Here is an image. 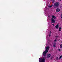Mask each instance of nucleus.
<instances>
[{
	"label": "nucleus",
	"mask_w": 62,
	"mask_h": 62,
	"mask_svg": "<svg viewBox=\"0 0 62 62\" xmlns=\"http://www.w3.org/2000/svg\"><path fill=\"white\" fill-rule=\"evenodd\" d=\"M49 48L50 47L49 46H47L46 48V50L45 51H44L43 53V56H46V53H48Z\"/></svg>",
	"instance_id": "1"
},
{
	"label": "nucleus",
	"mask_w": 62,
	"mask_h": 62,
	"mask_svg": "<svg viewBox=\"0 0 62 62\" xmlns=\"http://www.w3.org/2000/svg\"><path fill=\"white\" fill-rule=\"evenodd\" d=\"M59 5V3L58 2H56L54 4L53 7L54 8H56V7H58Z\"/></svg>",
	"instance_id": "2"
},
{
	"label": "nucleus",
	"mask_w": 62,
	"mask_h": 62,
	"mask_svg": "<svg viewBox=\"0 0 62 62\" xmlns=\"http://www.w3.org/2000/svg\"><path fill=\"white\" fill-rule=\"evenodd\" d=\"M39 62H45V60L44 58H40L39 59Z\"/></svg>",
	"instance_id": "3"
},
{
	"label": "nucleus",
	"mask_w": 62,
	"mask_h": 62,
	"mask_svg": "<svg viewBox=\"0 0 62 62\" xmlns=\"http://www.w3.org/2000/svg\"><path fill=\"white\" fill-rule=\"evenodd\" d=\"M51 21H52V22L51 23H54L55 22V20L54 19H51Z\"/></svg>",
	"instance_id": "4"
},
{
	"label": "nucleus",
	"mask_w": 62,
	"mask_h": 62,
	"mask_svg": "<svg viewBox=\"0 0 62 62\" xmlns=\"http://www.w3.org/2000/svg\"><path fill=\"white\" fill-rule=\"evenodd\" d=\"M51 56V54H47V58H49Z\"/></svg>",
	"instance_id": "5"
},
{
	"label": "nucleus",
	"mask_w": 62,
	"mask_h": 62,
	"mask_svg": "<svg viewBox=\"0 0 62 62\" xmlns=\"http://www.w3.org/2000/svg\"><path fill=\"white\" fill-rule=\"evenodd\" d=\"M56 12H59L60 11V9L58 8H57L56 10Z\"/></svg>",
	"instance_id": "6"
},
{
	"label": "nucleus",
	"mask_w": 62,
	"mask_h": 62,
	"mask_svg": "<svg viewBox=\"0 0 62 62\" xmlns=\"http://www.w3.org/2000/svg\"><path fill=\"white\" fill-rule=\"evenodd\" d=\"M55 28H56L57 29H58V27H59V26L58 25H56L55 27Z\"/></svg>",
	"instance_id": "7"
},
{
	"label": "nucleus",
	"mask_w": 62,
	"mask_h": 62,
	"mask_svg": "<svg viewBox=\"0 0 62 62\" xmlns=\"http://www.w3.org/2000/svg\"><path fill=\"white\" fill-rule=\"evenodd\" d=\"M56 43H54L53 44V47H54L55 48V47H56Z\"/></svg>",
	"instance_id": "8"
},
{
	"label": "nucleus",
	"mask_w": 62,
	"mask_h": 62,
	"mask_svg": "<svg viewBox=\"0 0 62 62\" xmlns=\"http://www.w3.org/2000/svg\"><path fill=\"white\" fill-rule=\"evenodd\" d=\"M55 18H56V17H55L54 16H52V18L51 19H55Z\"/></svg>",
	"instance_id": "9"
},
{
	"label": "nucleus",
	"mask_w": 62,
	"mask_h": 62,
	"mask_svg": "<svg viewBox=\"0 0 62 62\" xmlns=\"http://www.w3.org/2000/svg\"><path fill=\"white\" fill-rule=\"evenodd\" d=\"M61 27H60L59 28V31H61Z\"/></svg>",
	"instance_id": "10"
},
{
	"label": "nucleus",
	"mask_w": 62,
	"mask_h": 62,
	"mask_svg": "<svg viewBox=\"0 0 62 62\" xmlns=\"http://www.w3.org/2000/svg\"><path fill=\"white\" fill-rule=\"evenodd\" d=\"M60 48H62V44L60 46Z\"/></svg>",
	"instance_id": "11"
},
{
	"label": "nucleus",
	"mask_w": 62,
	"mask_h": 62,
	"mask_svg": "<svg viewBox=\"0 0 62 62\" xmlns=\"http://www.w3.org/2000/svg\"><path fill=\"white\" fill-rule=\"evenodd\" d=\"M52 6H53V5H52L51 6H49L48 7L49 8H51V7H52Z\"/></svg>",
	"instance_id": "12"
},
{
	"label": "nucleus",
	"mask_w": 62,
	"mask_h": 62,
	"mask_svg": "<svg viewBox=\"0 0 62 62\" xmlns=\"http://www.w3.org/2000/svg\"><path fill=\"white\" fill-rule=\"evenodd\" d=\"M61 18H62V14H61Z\"/></svg>",
	"instance_id": "13"
},
{
	"label": "nucleus",
	"mask_w": 62,
	"mask_h": 62,
	"mask_svg": "<svg viewBox=\"0 0 62 62\" xmlns=\"http://www.w3.org/2000/svg\"><path fill=\"white\" fill-rule=\"evenodd\" d=\"M61 57H62V56L61 55L60 56V58H59V59H60V58H61Z\"/></svg>",
	"instance_id": "14"
},
{
	"label": "nucleus",
	"mask_w": 62,
	"mask_h": 62,
	"mask_svg": "<svg viewBox=\"0 0 62 62\" xmlns=\"http://www.w3.org/2000/svg\"><path fill=\"white\" fill-rule=\"evenodd\" d=\"M58 57H57L56 58V60H58Z\"/></svg>",
	"instance_id": "15"
},
{
	"label": "nucleus",
	"mask_w": 62,
	"mask_h": 62,
	"mask_svg": "<svg viewBox=\"0 0 62 62\" xmlns=\"http://www.w3.org/2000/svg\"><path fill=\"white\" fill-rule=\"evenodd\" d=\"M48 17H49H49H50V16H48Z\"/></svg>",
	"instance_id": "16"
},
{
	"label": "nucleus",
	"mask_w": 62,
	"mask_h": 62,
	"mask_svg": "<svg viewBox=\"0 0 62 62\" xmlns=\"http://www.w3.org/2000/svg\"><path fill=\"white\" fill-rule=\"evenodd\" d=\"M50 34H51V32L50 31Z\"/></svg>",
	"instance_id": "17"
},
{
	"label": "nucleus",
	"mask_w": 62,
	"mask_h": 62,
	"mask_svg": "<svg viewBox=\"0 0 62 62\" xmlns=\"http://www.w3.org/2000/svg\"><path fill=\"white\" fill-rule=\"evenodd\" d=\"M54 41H55H55H56V40H55Z\"/></svg>",
	"instance_id": "18"
},
{
	"label": "nucleus",
	"mask_w": 62,
	"mask_h": 62,
	"mask_svg": "<svg viewBox=\"0 0 62 62\" xmlns=\"http://www.w3.org/2000/svg\"><path fill=\"white\" fill-rule=\"evenodd\" d=\"M51 34H50V35H49V37H50V36H51Z\"/></svg>",
	"instance_id": "19"
},
{
	"label": "nucleus",
	"mask_w": 62,
	"mask_h": 62,
	"mask_svg": "<svg viewBox=\"0 0 62 62\" xmlns=\"http://www.w3.org/2000/svg\"><path fill=\"white\" fill-rule=\"evenodd\" d=\"M59 51H60V49H59Z\"/></svg>",
	"instance_id": "20"
},
{
	"label": "nucleus",
	"mask_w": 62,
	"mask_h": 62,
	"mask_svg": "<svg viewBox=\"0 0 62 62\" xmlns=\"http://www.w3.org/2000/svg\"><path fill=\"white\" fill-rule=\"evenodd\" d=\"M52 25H53V26H54V24H53Z\"/></svg>",
	"instance_id": "21"
},
{
	"label": "nucleus",
	"mask_w": 62,
	"mask_h": 62,
	"mask_svg": "<svg viewBox=\"0 0 62 62\" xmlns=\"http://www.w3.org/2000/svg\"><path fill=\"white\" fill-rule=\"evenodd\" d=\"M45 58V57H43V58Z\"/></svg>",
	"instance_id": "22"
},
{
	"label": "nucleus",
	"mask_w": 62,
	"mask_h": 62,
	"mask_svg": "<svg viewBox=\"0 0 62 62\" xmlns=\"http://www.w3.org/2000/svg\"><path fill=\"white\" fill-rule=\"evenodd\" d=\"M60 1H61V0H60Z\"/></svg>",
	"instance_id": "23"
}]
</instances>
